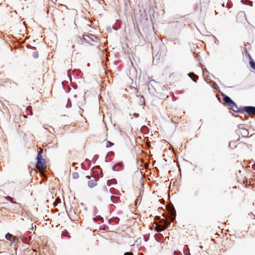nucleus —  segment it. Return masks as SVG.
<instances>
[{
  "label": "nucleus",
  "mask_w": 255,
  "mask_h": 255,
  "mask_svg": "<svg viewBox=\"0 0 255 255\" xmlns=\"http://www.w3.org/2000/svg\"><path fill=\"white\" fill-rule=\"evenodd\" d=\"M229 146L230 147L234 148V147H236V145H235V142L231 141L229 143Z\"/></svg>",
  "instance_id": "21"
},
{
  "label": "nucleus",
  "mask_w": 255,
  "mask_h": 255,
  "mask_svg": "<svg viewBox=\"0 0 255 255\" xmlns=\"http://www.w3.org/2000/svg\"><path fill=\"white\" fill-rule=\"evenodd\" d=\"M242 111H243V113L242 114H244L245 112L247 113L248 114H255V107H253V106L242 107Z\"/></svg>",
  "instance_id": "2"
},
{
  "label": "nucleus",
  "mask_w": 255,
  "mask_h": 255,
  "mask_svg": "<svg viewBox=\"0 0 255 255\" xmlns=\"http://www.w3.org/2000/svg\"><path fill=\"white\" fill-rule=\"evenodd\" d=\"M37 162L36 165L37 167H40L41 169L46 168V163L45 159L42 158V156L40 152H38L36 157Z\"/></svg>",
  "instance_id": "1"
},
{
  "label": "nucleus",
  "mask_w": 255,
  "mask_h": 255,
  "mask_svg": "<svg viewBox=\"0 0 255 255\" xmlns=\"http://www.w3.org/2000/svg\"><path fill=\"white\" fill-rule=\"evenodd\" d=\"M114 145V143L110 141H107V144H106V147H111L112 146H113Z\"/></svg>",
  "instance_id": "17"
},
{
  "label": "nucleus",
  "mask_w": 255,
  "mask_h": 255,
  "mask_svg": "<svg viewBox=\"0 0 255 255\" xmlns=\"http://www.w3.org/2000/svg\"><path fill=\"white\" fill-rule=\"evenodd\" d=\"M93 220L95 221V222H97L98 221H101L102 222H104V219L103 218L101 217L100 216H98L95 218H93Z\"/></svg>",
  "instance_id": "11"
},
{
  "label": "nucleus",
  "mask_w": 255,
  "mask_h": 255,
  "mask_svg": "<svg viewBox=\"0 0 255 255\" xmlns=\"http://www.w3.org/2000/svg\"><path fill=\"white\" fill-rule=\"evenodd\" d=\"M72 177L74 179H78L79 178V174L77 172H73L72 173Z\"/></svg>",
  "instance_id": "15"
},
{
  "label": "nucleus",
  "mask_w": 255,
  "mask_h": 255,
  "mask_svg": "<svg viewBox=\"0 0 255 255\" xmlns=\"http://www.w3.org/2000/svg\"><path fill=\"white\" fill-rule=\"evenodd\" d=\"M189 76L191 78L193 81L196 82L198 76L193 73H190L188 74Z\"/></svg>",
  "instance_id": "9"
},
{
  "label": "nucleus",
  "mask_w": 255,
  "mask_h": 255,
  "mask_svg": "<svg viewBox=\"0 0 255 255\" xmlns=\"http://www.w3.org/2000/svg\"><path fill=\"white\" fill-rule=\"evenodd\" d=\"M226 7H229V8L230 7L228 6V4H227Z\"/></svg>",
  "instance_id": "35"
},
{
  "label": "nucleus",
  "mask_w": 255,
  "mask_h": 255,
  "mask_svg": "<svg viewBox=\"0 0 255 255\" xmlns=\"http://www.w3.org/2000/svg\"><path fill=\"white\" fill-rule=\"evenodd\" d=\"M19 243V241L18 239L16 237H14L12 240V243Z\"/></svg>",
  "instance_id": "23"
},
{
  "label": "nucleus",
  "mask_w": 255,
  "mask_h": 255,
  "mask_svg": "<svg viewBox=\"0 0 255 255\" xmlns=\"http://www.w3.org/2000/svg\"><path fill=\"white\" fill-rule=\"evenodd\" d=\"M244 51L245 52L246 55H247L249 57V59L250 58H252L251 55L250 54V53L248 51L247 48L244 47Z\"/></svg>",
  "instance_id": "14"
},
{
  "label": "nucleus",
  "mask_w": 255,
  "mask_h": 255,
  "mask_svg": "<svg viewBox=\"0 0 255 255\" xmlns=\"http://www.w3.org/2000/svg\"><path fill=\"white\" fill-rule=\"evenodd\" d=\"M113 221L116 224H118L119 222V219L118 218H116L113 219H110L109 221Z\"/></svg>",
  "instance_id": "20"
},
{
  "label": "nucleus",
  "mask_w": 255,
  "mask_h": 255,
  "mask_svg": "<svg viewBox=\"0 0 255 255\" xmlns=\"http://www.w3.org/2000/svg\"><path fill=\"white\" fill-rule=\"evenodd\" d=\"M174 255H182V253L181 252H174Z\"/></svg>",
  "instance_id": "29"
},
{
  "label": "nucleus",
  "mask_w": 255,
  "mask_h": 255,
  "mask_svg": "<svg viewBox=\"0 0 255 255\" xmlns=\"http://www.w3.org/2000/svg\"><path fill=\"white\" fill-rule=\"evenodd\" d=\"M86 161H89V160L88 159H86Z\"/></svg>",
  "instance_id": "37"
},
{
  "label": "nucleus",
  "mask_w": 255,
  "mask_h": 255,
  "mask_svg": "<svg viewBox=\"0 0 255 255\" xmlns=\"http://www.w3.org/2000/svg\"><path fill=\"white\" fill-rule=\"evenodd\" d=\"M249 63L251 68L254 70H255V62L252 59V58H249Z\"/></svg>",
  "instance_id": "8"
},
{
  "label": "nucleus",
  "mask_w": 255,
  "mask_h": 255,
  "mask_svg": "<svg viewBox=\"0 0 255 255\" xmlns=\"http://www.w3.org/2000/svg\"><path fill=\"white\" fill-rule=\"evenodd\" d=\"M117 183V180L115 179H112L111 180H109L107 182V185L108 186H111L112 185H115Z\"/></svg>",
  "instance_id": "7"
},
{
  "label": "nucleus",
  "mask_w": 255,
  "mask_h": 255,
  "mask_svg": "<svg viewBox=\"0 0 255 255\" xmlns=\"http://www.w3.org/2000/svg\"><path fill=\"white\" fill-rule=\"evenodd\" d=\"M254 170H255V168H254Z\"/></svg>",
  "instance_id": "39"
},
{
  "label": "nucleus",
  "mask_w": 255,
  "mask_h": 255,
  "mask_svg": "<svg viewBox=\"0 0 255 255\" xmlns=\"http://www.w3.org/2000/svg\"><path fill=\"white\" fill-rule=\"evenodd\" d=\"M222 6H225V4H224V3H223V4H222Z\"/></svg>",
  "instance_id": "36"
},
{
  "label": "nucleus",
  "mask_w": 255,
  "mask_h": 255,
  "mask_svg": "<svg viewBox=\"0 0 255 255\" xmlns=\"http://www.w3.org/2000/svg\"><path fill=\"white\" fill-rule=\"evenodd\" d=\"M133 115H134V116L135 117H137L138 116V114H134Z\"/></svg>",
  "instance_id": "30"
},
{
  "label": "nucleus",
  "mask_w": 255,
  "mask_h": 255,
  "mask_svg": "<svg viewBox=\"0 0 255 255\" xmlns=\"http://www.w3.org/2000/svg\"><path fill=\"white\" fill-rule=\"evenodd\" d=\"M140 103H139V104L140 105H142L144 104V97L142 96L140 97Z\"/></svg>",
  "instance_id": "18"
},
{
  "label": "nucleus",
  "mask_w": 255,
  "mask_h": 255,
  "mask_svg": "<svg viewBox=\"0 0 255 255\" xmlns=\"http://www.w3.org/2000/svg\"><path fill=\"white\" fill-rule=\"evenodd\" d=\"M223 101H224L225 104L229 106H231L234 103V102L227 95L224 96Z\"/></svg>",
  "instance_id": "3"
},
{
  "label": "nucleus",
  "mask_w": 255,
  "mask_h": 255,
  "mask_svg": "<svg viewBox=\"0 0 255 255\" xmlns=\"http://www.w3.org/2000/svg\"><path fill=\"white\" fill-rule=\"evenodd\" d=\"M83 39L86 42L90 43L91 41H94L93 39L88 35H84L83 36Z\"/></svg>",
  "instance_id": "6"
},
{
  "label": "nucleus",
  "mask_w": 255,
  "mask_h": 255,
  "mask_svg": "<svg viewBox=\"0 0 255 255\" xmlns=\"http://www.w3.org/2000/svg\"><path fill=\"white\" fill-rule=\"evenodd\" d=\"M175 211L172 213L171 217V220L172 222L174 221V220L175 219Z\"/></svg>",
  "instance_id": "19"
},
{
  "label": "nucleus",
  "mask_w": 255,
  "mask_h": 255,
  "mask_svg": "<svg viewBox=\"0 0 255 255\" xmlns=\"http://www.w3.org/2000/svg\"><path fill=\"white\" fill-rule=\"evenodd\" d=\"M72 47L73 48H74V47H75L74 45H73Z\"/></svg>",
  "instance_id": "34"
},
{
  "label": "nucleus",
  "mask_w": 255,
  "mask_h": 255,
  "mask_svg": "<svg viewBox=\"0 0 255 255\" xmlns=\"http://www.w3.org/2000/svg\"><path fill=\"white\" fill-rule=\"evenodd\" d=\"M118 166H122L121 164L120 163H118V164H115L113 166V170H116V167Z\"/></svg>",
  "instance_id": "24"
},
{
  "label": "nucleus",
  "mask_w": 255,
  "mask_h": 255,
  "mask_svg": "<svg viewBox=\"0 0 255 255\" xmlns=\"http://www.w3.org/2000/svg\"><path fill=\"white\" fill-rule=\"evenodd\" d=\"M98 155H95L94 156V158H98Z\"/></svg>",
  "instance_id": "31"
},
{
  "label": "nucleus",
  "mask_w": 255,
  "mask_h": 255,
  "mask_svg": "<svg viewBox=\"0 0 255 255\" xmlns=\"http://www.w3.org/2000/svg\"><path fill=\"white\" fill-rule=\"evenodd\" d=\"M124 255H133V254L131 252H126Z\"/></svg>",
  "instance_id": "28"
},
{
  "label": "nucleus",
  "mask_w": 255,
  "mask_h": 255,
  "mask_svg": "<svg viewBox=\"0 0 255 255\" xmlns=\"http://www.w3.org/2000/svg\"><path fill=\"white\" fill-rule=\"evenodd\" d=\"M75 164H76V163H73V166H74Z\"/></svg>",
  "instance_id": "33"
},
{
  "label": "nucleus",
  "mask_w": 255,
  "mask_h": 255,
  "mask_svg": "<svg viewBox=\"0 0 255 255\" xmlns=\"http://www.w3.org/2000/svg\"><path fill=\"white\" fill-rule=\"evenodd\" d=\"M71 107V103L69 99L68 100L67 104L66 105L67 108H70Z\"/></svg>",
  "instance_id": "25"
},
{
  "label": "nucleus",
  "mask_w": 255,
  "mask_h": 255,
  "mask_svg": "<svg viewBox=\"0 0 255 255\" xmlns=\"http://www.w3.org/2000/svg\"><path fill=\"white\" fill-rule=\"evenodd\" d=\"M241 133L244 136H247L249 134V131L247 129L244 128L242 129Z\"/></svg>",
  "instance_id": "12"
},
{
  "label": "nucleus",
  "mask_w": 255,
  "mask_h": 255,
  "mask_svg": "<svg viewBox=\"0 0 255 255\" xmlns=\"http://www.w3.org/2000/svg\"><path fill=\"white\" fill-rule=\"evenodd\" d=\"M231 107H232L234 112L241 114L243 113L242 107L238 108L237 105L235 102L231 106Z\"/></svg>",
  "instance_id": "4"
},
{
  "label": "nucleus",
  "mask_w": 255,
  "mask_h": 255,
  "mask_svg": "<svg viewBox=\"0 0 255 255\" xmlns=\"http://www.w3.org/2000/svg\"><path fill=\"white\" fill-rule=\"evenodd\" d=\"M110 192L112 194L117 195L118 193L115 191V189L114 188H111L110 189Z\"/></svg>",
  "instance_id": "16"
},
{
  "label": "nucleus",
  "mask_w": 255,
  "mask_h": 255,
  "mask_svg": "<svg viewBox=\"0 0 255 255\" xmlns=\"http://www.w3.org/2000/svg\"><path fill=\"white\" fill-rule=\"evenodd\" d=\"M33 56L34 58H37L38 57V53L37 52H34L33 53Z\"/></svg>",
  "instance_id": "27"
},
{
  "label": "nucleus",
  "mask_w": 255,
  "mask_h": 255,
  "mask_svg": "<svg viewBox=\"0 0 255 255\" xmlns=\"http://www.w3.org/2000/svg\"><path fill=\"white\" fill-rule=\"evenodd\" d=\"M97 180L95 177H93V179L88 182V185L90 188H93L97 185Z\"/></svg>",
  "instance_id": "5"
},
{
  "label": "nucleus",
  "mask_w": 255,
  "mask_h": 255,
  "mask_svg": "<svg viewBox=\"0 0 255 255\" xmlns=\"http://www.w3.org/2000/svg\"><path fill=\"white\" fill-rule=\"evenodd\" d=\"M86 177L88 179H90V177L89 176H87Z\"/></svg>",
  "instance_id": "32"
},
{
  "label": "nucleus",
  "mask_w": 255,
  "mask_h": 255,
  "mask_svg": "<svg viewBox=\"0 0 255 255\" xmlns=\"http://www.w3.org/2000/svg\"><path fill=\"white\" fill-rule=\"evenodd\" d=\"M6 200H7L8 201H10V202H11L12 203H13V204H16V202H13L12 201V198L10 196H7L6 197Z\"/></svg>",
  "instance_id": "22"
},
{
  "label": "nucleus",
  "mask_w": 255,
  "mask_h": 255,
  "mask_svg": "<svg viewBox=\"0 0 255 255\" xmlns=\"http://www.w3.org/2000/svg\"><path fill=\"white\" fill-rule=\"evenodd\" d=\"M68 76H69V72H67Z\"/></svg>",
  "instance_id": "38"
},
{
  "label": "nucleus",
  "mask_w": 255,
  "mask_h": 255,
  "mask_svg": "<svg viewBox=\"0 0 255 255\" xmlns=\"http://www.w3.org/2000/svg\"><path fill=\"white\" fill-rule=\"evenodd\" d=\"M12 237V235L8 233L7 234H6V235H5V238L7 240H11V238Z\"/></svg>",
  "instance_id": "13"
},
{
  "label": "nucleus",
  "mask_w": 255,
  "mask_h": 255,
  "mask_svg": "<svg viewBox=\"0 0 255 255\" xmlns=\"http://www.w3.org/2000/svg\"><path fill=\"white\" fill-rule=\"evenodd\" d=\"M185 247H186V248H187V250L188 251V253H185V255H190V252H189V248H188V245H185Z\"/></svg>",
  "instance_id": "26"
},
{
  "label": "nucleus",
  "mask_w": 255,
  "mask_h": 255,
  "mask_svg": "<svg viewBox=\"0 0 255 255\" xmlns=\"http://www.w3.org/2000/svg\"><path fill=\"white\" fill-rule=\"evenodd\" d=\"M111 200L114 203H117L120 201V198L115 196H111Z\"/></svg>",
  "instance_id": "10"
}]
</instances>
